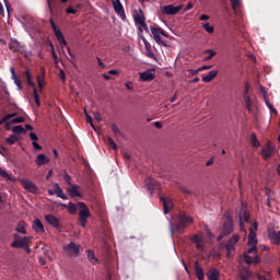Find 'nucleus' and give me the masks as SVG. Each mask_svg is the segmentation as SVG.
I'll return each instance as SVG.
<instances>
[{
    "instance_id": "1",
    "label": "nucleus",
    "mask_w": 280,
    "mask_h": 280,
    "mask_svg": "<svg viewBox=\"0 0 280 280\" xmlns=\"http://www.w3.org/2000/svg\"><path fill=\"white\" fill-rule=\"evenodd\" d=\"M189 224H194V218L185 212H179L171 224V232L183 235V233H185V229H188Z\"/></svg>"
},
{
    "instance_id": "2",
    "label": "nucleus",
    "mask_w": 280,
    "mask_h": 280,
    "mask_svg": "<svg viewBox=\"0 0 280 280\" xmlns=\"http://www.w3.org/2000/svg\"><path fill=\"white\" fill-rule=\"evenodd\" d=\"M77 207H79V224L82 229H86V222H89V218H91V210H89L86 203L82 201H79Z\"/></svg>"
},
{
    "instance_id": "3",
    "label": "nucleus",
    "mask_w": 280,
    "mask_h": 280,
    "mask_svg": "<svg viewBox=\"0 0 280 280\" xmlns=\"http://www.w3.org/2000/svg\"><path fill=\"white\" fill-rule=\"evenodd\" d=\"M221 233H223V235H231V233H233V218H231L228 212L223 214Z\"/></svg>"
},
{
    "instance_id": "4",
    "label": "nucleus",
    "mask_w": 280,
    "mask_h": 280,
    "mask_svg": "<svg viewBox=\"0 0 280 280\" xmlns=\"http://www.w3.org/2000/svg\"><path fill=\"white\" fill-rule=\"evenodd\" d=\"M25 75H26V82H27L28 86H32V89H33V96L35 100V104H36V106H40V97L38 96V90L36 89V83H34V81H32V73H30V70L25 71Z\"/></svg>"
},
{
    "instance_id": "5",
    "label": "nucleus",
    "mask_w": 280,
    "mask_h": 280,
    "mask_svg": "<svg viewBox=\"0 0 280 280\" xmlns=\"http://www.w3.org/2000/svg\"><path fill=\"white\" fill-rule=\"evenodd\" d=\"M240 242V235L233 234V236L225 244L226 257L231 259V253L235 252V244Z\"/></svg>"
},
{
    "instance_id": "6",
    "label": "nucleus",
    "mask_w": 280,
    "mask_h": 280,
    "mask_svg": "<svg viewBox=\"0 0 280 280\" xmlns=\"http://www.w3.org/2000/svg\"><path fill=\"white\" fill-rule=\"evenodd\" d=\"M14 242L11 244L12 248H25L30 244V237H21L19 234H14Z\"/></svg>"
},
{
    "instance_id": "7",
    "label": "nucleus",
    "mask_w": 280,
    "mask_h": 280,
    "mask_svg": "<svg viewBox=\"0 0 280 280\" xmlns=\"http://www.w3.org/2000/svg\"><path fill=\"white\" fill-rule=\"evenodd\" d=\"M63 250L68 255V257H78V255H80V245L70 242L63 247Z\"/></svg>"
},
{
    "instance_id": "8",
    "label": "nucleus",
    "mask_w": 280,
    "mask_h": 280,
    "mask_svg": "<svg viewBox=\"0 0 280 280\" xmlns=\"http://www.w3.org/2000/svg\"><path fill=\"white\" fill-rule=\"evenodd\" d=\"M151 34H153V38L158 45H163V47H167V43L163 42L161 39V35L164 34L163 28L156 27V26H151Z\"/></svg>"
},
{
    "instance_id": "9",
    "label": "nucleus",
    "mask_w": 280,
    "mask_h": 280,
    "mask_svg": "<svg viewBox=\"0 0 280 280\" xmlns=\"http://www.w3.org/2000/svg\"><path fill=\"white\" fill-rule=\"evenodd\" d=\"M183 9V4L175 7L174 4H167L162 8L163 14H167V16H174L178 14V12Z\"/></svg>"
},
{
    "instance_id": "10",
    "label": "nucleus",
    "mask_w": 280,
    "mask_h": 280,
    "mask_svg": "<svg viewBox=\"0 0 280 280\" xmlns=\"http://www.w3.org/2000/svg\"><path fill=\"white\" fill-rule=\"evenodd\" d=\"M50 25L61 47H67V39H65V35H62V31L58 30V27L56 26L54 19H50Z\"/></svg>"
},
{
    "instance_id": "11",
    "label": "nucleus",
    "mask_w": 280,
    "mask_h": 280,
    "mask_svg": "<svg viewBox=\"0 0 280 280\" xmlns=\"http://www.w3.org/2000/svg\"><path fill=\"white\" fill-rule=\"evenodd\" d=\"M253 228L249 229V235H248V246H257V234L255 231H257V226H259V223L254 222Z\"/></svg>"
},
{
    "instance_id": "12",
    "label": "nucleus",
    "mask_w": 280,
    "mask_h": 280,
    "mask_svg": "<svg viewBox=\"0 0 280 280\" xmlns=\"http://www.w3.org/2000/svg\"><path fill=\"white\" fill-rule=\"evenodd\" d=\"M145 185H147V189L151 196H152V194H154V189H161V185L159 183H156V179L151 178V177L145 179Z\"/></svg>"
},
{
    "instance_id": "13",
    "label": "nucleus",
    "mask_w": 280,
    "mask_h": 280,
    "mask_svg": "<svg viewBox=\"0 0 280 280\" xmlns=\"http://www.w3.org/2000/svg\"><path fill=\"white\" fill-rule=\"evenodd\" d=\"M9 49L13 52H20L23 54V51H25V46L21 45V43H19V40L16 39H12L9 43Z\"/></svg>"
},
{
    "instance_id": "14",
    "label": "nucleus",
    "mask_w": 280,
    "mask_h": 280,
    "mask_svg": "<svg viewBox=\"0 0 280 280\" xmlns=\"http://www.w3.org/2000/svg\"><path fill=\"white\" fill-rule=\"evenodd\" d=\"M22 185L26 191H30V194H37L38 192V187L36 184L28 179H23Z\"/></svg>"
},
{
    "instance_id": "15",
    "label": "nucleus",
    "mask_w": 280,
    "mask_h": 280,
    "mask_svg": "<svg viewBox=\"0 0 280 280\" xmlns=\"http://www.w3.org/2000/svg\"><path fill=\"white\" fill-rule=\"evenodd\" d=\"M268 237H269V240L272 241V244H276L277 246H279V244H280V231H277L275 229H269L268 230Z\"/></svg>"
},
{
    "instance_id": "16",
    "label": "nucleus",
    "mask_w": 280,
    "mask_h": 280,
    "mask_svg": "<svg viewBox=\"0 0 280 280\" xmlns=\"http://www.w3.org/2000/svg\"><path fill=\"white\" fill-rule=\"evenodd\" d=\"M160 200L163 202V211L165 215H167V213H170V211L172 210V207H174V201L165 197H161Z\"/></svg>"
},
{
    "instance_id": "17",
    "label": "nucleus",
    "mask_w": 280,
    "mask_h": 280,
    "mask_svg": "<svg viewBox=\"0 0 280 280\" xmlns=\"http://www.w3.org/2000/svg\"><path fill=\"white\" fill-rule=\"evenodd\" d=\"M114 5V10L118 16H126V12L124 11V5L121 4L120 0H112Z\"/></svg>"
},
{
    "instance_id": "18",
    "label": "nucleus",
    "mask_w": 280,
    "mask_h": 280,
    "mask_svg": "<svg viewBox=\"0 0 280 280\" xmlns=\"http://www.w3.org/2000/svg\"><path fill=\"white\" fill-rule=\"evenodd\" d=\"M272 152H275V149L272 148V145L267 144L265 148H262L261 150V156L262 159H265V161H269V159H271L272 156Z\"/></svg>"
},
{
    "instance_id": "19",
    "label": "nucleus",
    "mask_w": 280,
    "mask_h": 280,
    "mask_svg": "<svg viewBox=\"0 0 280 280\" xmlns=\"http://www.w3.org/2000/svg\"><path fill=\"white\" fill-rule=\"evenodd\" d=\"M80 186L73 184L68 188V194L71 198H82V194L78 190Z\"/></svg>"
},
{
    "instance_id": "20",
    "label": "nucleus",
    "mask_w": 280,
    "mask_h": 280,
    "mask_svg": "<svg viewBox=\"0 0 280 280\" xmlns=\"http://www.w3.org/2000/svg\"><path fill=\"white\" fill-rule=\"evenodd\" d=\"M45 220L48 222V224H50V226H54V229L60 228V221H58V218H56L54 214H47Z\"/></svg>"
},
{
    "instance_id": "21",
    "label": "nucleus",
    "mask_w": 280,
    "mask_h": 280,
    "mask_svg": "<svg viewBox=\"0 0 280 280\" xmlns=\"http://www.w3.org/2000/svg\"><path fill=\"white\" fill-rule=\"evenodd\" d=\"M133 21L136 25L145 23V14L143 13V9H139V12L133 15Z\"/></svg>"
},
{
    "instance_id": "22",
    "label": "nucleus",
    "mask_w": 280,
    "mask_h": 280,
    "mask_svg": "<svg viewBox=\"0 0 280 280\" xmlns=\"http://www.w3.org/2000/svg\"><path fill=\"white\" fill-rule=\"evenodd\" d=\"M195 275L198 280H205V269L200 267L198 260L195 261Z\"/></svg>"
},
{
    "instance_id": "23",
    "label": "nucleus",
    "mask_w": 280,
    "mask_h": 280,
    "mask_svg": "<svg viewBox=\"0 0 280 280\" xmlns=\"http://www.w3.org/2000/svg\"><path fill=\"white\" fill-rule=\"evenodd\" d=\"M61 207H63L65 209H68L70 215H75V213H78L79 207L71 201L68 205L61 203Z\"/></svg>"
},
{
    "instance_id": "24",
    "label": "nucleus",
    "mask_w": 280,
    "mask_h": 280,
    "mask_svg": "<svg viewBox=\"0 0 280 280\" xmlns=\"http://www.w3.org/2000/svg\"><path fill=\"white\" fill-rule=\"evenodd\" d=\"M54 188H55V195L58 198H61L62 200H69V197L65 194V191L62 190L59 184H55Z\"/></svg>"
},
{
    "instance_id": "25",
    "label": "nucleus",
    "mask_w": 280,
    "mask_h": 280,
    "mask_svg": "<svg viewBox=\"0 0 280 280\" xmlns=\"http://www.w3.org/2000/svg\"><path fill=\"white\" fill-rule=\"evenodd\" d=\"M154 78H155L154 73H152V71H150V70H147V71L140 73V79L143 82H152V80H154Z\"/></svg>"
},
{
    "instance_id": "26",
    "label": "nucleus",
    "mask_w": 280,
    "mask_h": 280,
    "mask_svg": "<svg viewBox=\"0 0 280 280\" xmlns=\"http://www.w3.org/2000/svg\"><path fill=\"white\" fill-rule=\"evenodd\" d=\"M33 230L35 233H45V225H43V221H40V219H36L34 221Z\"/></svg>"
},
{
    "instance_id": "27",
    "label": "nucleus",
    "mask_w": 280,
    "mask_h": 280,
    "mask_svg": "<svg viewBox=\"0 0 280 280\" xmlns=\"http://www.w3.org/2000/svg\"><path fill=\"white\" fill-rule=\"evenodd\" d=\"M36 163L38 165V167H43V165H47V163H49V158H47V155L45 154H38L36 158Z\"/></svg>"
},
{
    "instance_id": "28",
    "label": "nucleus",
    "mask_w": 280,
    "mask_h": 280,
    "mask_svg": "<svg viewBox=\"0 0 280 280\" xmlns=\"http://www.w3.org/2000/svg\"><path fill=\"white\" fill-rule=\"evenodd\" d=\"M238 277L241 280L253 279V272H250V269L244 268L240 271Z\"/></svg>"
},
{
    "instance_id": "29",
    "label": "nucleus",
    "mask_w": 280,
    "mask_h": 280,
    "mask_svg": "<svg viewBox=\"0 0 280 280\" xmlns=\"http://www.w3.org/2000/svg\"><path fill=\"white\" fill-rule=\"evenodd\" d=\"M207 277L209 280H220V271L215 268H211L208 271Z\"/></svg>"
},
{
    "instance_id": "30",
    "label": "nucleus",
    "mask_w": 280,
    "mask_h": 280,
    "mask_svg": "<svg viewBox=\"0 0 280 280\" xmlns=\"http://www.w3.org/2000/svg\"><path fill=\"white\" fill-rule=\"evenodd\" d=\"M245 262H247L248 266H252V264H261V258H259V256L245 255Z\"/></svg>"
},
{
    "instance_id": "31",
    "label": "nucleus",
    "mask_w": 280,
    "mask_h": 280,
    "mask_svg": "<svg viewBox=\"0 0 280 280\" xmlns=\"http://www.w3.org/2000/svg\"><path fill=\"white\" fill-rule=\"evenodd\" d=\"M218 77V70H211L206 77H202V82L209 84L214 78Z\"/></svg>"
},
{
    "instance_id": "32",
    "label": "nucleus",
    "mask_w": 280,
    "mask_h": 280,
    "mask_svg": "<svg viewBox=\"0 0 280 280\" xmlns=\"http://www.w3.org/2000/svg\"><path fill=\"white\" fill-rule=\"evenodd\" d=\"M244 222H250V213L248 210H243V213L240 214V226H243Z\"/></svg>"
},
{
    "instance_id": "33",
    "label": "nucleus",
    "mask_w": 280,
    "mask_h": 280,
    "mask_svg": "<svg viewBox=\"0 0 280 280\" xmlns=\"http://www.w3.org/2000/svg\"><path fill=\"white\" fill-rule=\"evenodd\" d=\"M244 104L248 110V113H253V100L247 94H244Z\"/></svg>"
},
{
    "instance_id": "34",
    "label": "nucleus",
    "mask_w": 280,
    "mask_h": 280,
    "mask_svg": "<svg viewBox=\"0 0 280 280\" xmlns=\"http://www.w3.org/2000/svg\"><path fill=\"white\" fill-rule=\"evenodd\" d=\"M88 259L91 264H100V259L95 257V252L91 249L88 250Z\"/></svg>"
},
{
    "instance_id": "35",
    "label": "nucleus",
    "mask_w": 280,
    "mask_h": 280,
    "mask_svg": "<svg viewBox=\"0 0 280 280\" xmlns=\"http://www.w3.org/2000/svg\"><path fill=\"white\" fill-rule=\"evenodd\" d=\"M250 144L253 145V148H259L261 145V143L257 139V135L252 133V136H250Z\"/></svg>"
},
{
    "instance_id": "36",
    "label": "nucleus",
    "mask_w": 280,
    "mask_h": 280,
    "mask_svg": "<svg viewBox=\"0 0 280 280\" xmlns=\"http://www.w3.org/2000/svg\"><path fill=\"white\" fill-rule=\"evenodd\" d=\"M16 233H21L22 235H26L27 231L25 230V223L20 222L15 229Z\"/></svg>"
},
{
    "instance_id": "37",
    "label": "nucleus",
    "mask_w": 280,
    "mask_h": 280,
    "mask_svg": "<svg viewBox=\"0 0 280 280\" xmlns=\"http://www.w3.org/2000/svg\"><path fill=\"white\" fill-rule=\"evenodd\" d=\"M19 141V138L16 135H11L10 137L5 138V142L9 143V145H14Z\"/></svg>"
},
{
    "instance_id": "38",
    "label": "nucleus",
    "mask_w": 280,
    "mask_h": 280,
    "mask_svg": "<svg viewBox=\"0 0 280 280\" xmlns=\"http://www.w3.org/2000/svg\"><path fill=\"white\" fill-rule=\"evenodd\" d=\"M12 130L15 135L25 133V128H23V126H21V125L14 126Z\"/></svg>"
},
{
    "instance_id": "39",
    "label": "nucleus",
    "mask_w": 280,
    "mask_h": 280,
    "mask_svg": "<svg viewBox=\"0 0 280 280\" xmlns=\"http://www.w3.org/2000/svg\"><path fill=\"white\" fill-rule=\"evenodd\" d=\"M0 176L2 178H8V180H14L12 179V176H10V174H8V172H5V170H3L2 167H0Z\"/></svg>"
},
{
    "instance_id": "40",
    "label": "nucleus",
    "mask_w": 280,
    "mask_h": 280,
    "mask_svg": "<svg viewBox=\"0 0 280 280\" xmlns=\"http://www.w3.org/2000/svg\"><path fill=\"white\" fill-rule=\"evenodd\" d=\"M202 27H203V30H206V32H208V34H213V32H214L213 26H211V24H209V23L202 24Z\"/></svg>"
},
{
    "instance_id": "41",
    "label": "nucleus",
    "mask_w": 280,
    "mask_h": 280,
    "mask_svg": "<svg viewBox=\"0 0 280 280\" xmlns=\"http://www.w3.org/2000/svg\"><path fill=\"white\" fill-rule=\"evenodd\" d=\"M112 131L115 137H119V135H121V130H119V127H117L115 124H112Z\"/></svg>"
},
{
    "instance_id": "42",
    "label": "nucleus",
    "mask_w": 280,
    "mask_h": 280,
    "mask_svg": "<svg viewBox=\"0 0 280 280\" xmlns=\"http://www.w3.org/2000/svg\"><path fill=\"white\" fill-rule=\"evenodd\" d=\"M107 143H108L109 148H112V150H117V143H115V140H113V138L108 137Z\"/></svg>"
},
{
    "instance_id": "43",
    "label": "nucleus",
    "mask_w": 280,
    "mask_h": 280,
    "mask_svg": "<svg viewBox=\"0 0 280 280\" xmlns=\"http://www.w3.org/2000/svg\"><path fill=\"white\" fill-rule=\"evenodd\" d=\"M147 32V34H150V28L148 27V24L143 22L142 24H139V32Z\"/></svg>"
},
{
    "instance_id": "44",
    "label": "nucleus",
    "mask_w": 280,
    "mask_h": 280,
    "mask_svg": "<svg viewBox=\"0 0 280 280\" xmlns=\"http://www.w3.org/2000/svg\"><path fill=\"white\" fill-rule=\"evenodd\" d=\"M23 122H25V118L23 116H19L11 120V124H23Z\"/></svg>"
},
{
    "instance_id": "45",
    "label": "nucleus",
    "mask_w": 280,
    "mask_h": 280,
    "mask_svg": "<svg viewBox=\"0 0 280 280\" xmlns=\"http://www.w3.org/2000/svg\"><path fill=\"white\" fill-rule=\"evenodd\" d=\"M84 113H85L88 124L91 125L92 128H94V130H95V125H93V117H91V115H89V113L86 110H84Z\"/></svg>"
},
{
    "instance_id": "46",
    "label": "nucleus",
    "mask_w": 280,
    "mask_h": 280,
    "mask_svg": "<svg viewBox=\"0 0 280 280\" xmlns=\"http://www.w3.org/2000/svg\"><path fill=\"white\" fill-rule=\"evenodd\" d=\"M252 247L247 250V255H254L257 256V246L250 245Z\"/></svg>"
},
{
    "instance_id": "47",
    "label": "nucleus",
    "mask_w": 280,
    "mask_h": 280,
    "mask_svg": "<svg viewBox=\"0 0 280 280\" xmlns=\"http://www.w3.org/2000/svg\"><path fill=\"white\" fill-rule=\"evenodd\" d=\"M205 54H208L209 56L206 57V60H211L215 56V50L208 49L205 51Z\"/></svg>"
},
{
    "instance_id": "48",
    "label": "nucleus",
    "mask_w": 280,
    "mask_h": 280,
    "mask_svg": "<svg viewBox=\"0 0 280 280\" xmlns=\"http://www.w3.org/2000/svg\"><path fill=\"white\" fill-rule=\"evenodd\" d=\"M191 242H192V244H198V243L202 242V237H200V235H198V234H195L191 238Z\"/></svg>"
},
{
    "instance_id": "49",
    "label": "nucleus",
    "mask_w": 280,
    "mask_h": 280,
    "mask_svg": "<svg viewBox=\"0 0 280 280\" xmlns=\"http://www.w3.org/2000/svg\"><path fill=\"white\" fill-rule=\"evenodd\" d=\"M232 8L235 10L236 8H240L242 5V1L240 0H231Z\"/></svg>"
},
{
    "instance_id": "50",
    "label": "nucleus",
    "mask_w": 280,
    "mask_h": 280,
    "mask_svg": "<svg viewBox=\"0 0 280 280\" xmlns=\"http://www.w3.org/2000/svg\"><path fill=\"white\" fill-rule=\"evenodd\" d=\"M10 119H12V116H10V114H7L3 116L2 121L5 122V126H10Z\"/></svg>"
},
{
    "instance_id": "51",
    "label": "nucleus",
    "mask_w": 280,
    "mask_h": 280,
    "mask_svg": "<svg viewBox=\"0 0 280 280\" xmlns=\"http://www.w3.org/2000/svg\"><path fill=\"white\" fill-rule=\"evenodd\" d=\"M50 49H51V54L55 62H58V55L56 54V50L54 49V44L51 43H50Z\"/></svg>"
},
{
    "instance_id": "52",
    "label": "nucleus",
    "mask_w": 280,
    "mask_h": 280,
    "mask_svg": "<svg viewBox=\"0 0 280 280\" xmlns=\"http://www.w3.org/2000/svg\"><path fill=\"white\" fill-rule=\"evenodd\" d=\"M195 245L197 250H201V253L205 250V244L202 243V241L199 243H195Z\"/></svg>"
},
{
    "instance_id": "53",
    "label": "nucleus",
    "mask_w": 280,
    "mask_h": 280,
    "mask_svg": "<svg viewBox=\"0 0 280 280\" xmlns=\"http://www.w3.org/2000/svg\"><path fill=\"white\" fill-rule=\"evenodd\" d=\"M179 191H182V194H185L186 196H189V194H191V190L187 189V187L185 186H180Z\"/></svg>"
},
{
    "instance_id": "54",
    "label": "nucleus",
    "mask_w": 280,
    "mask_h": 280,
    "mask_svg": "<svg viewBox=\"0 0 280 280\" xmlns=\"http://www.w3.org/2000/svg\"><path fill=\"white\" fill-rule=\"evenodd\" d=\"M142 40L144 43V47L147 49V51H150L152 49V45L149 44L148 39H145V37H142Z\"/></svg>"
},
{
    "instance_id": "55",
    "label": "nucleus",
    "mask_w": 280,
    "mask_h": 280,
    "mask_svg": "<svg viewBox=\"0 0 280 280\" xmlns=\"http://www.w3.org/2000/svg\"><path fill=\"white\" fill-rule=\"evenodd\" d=\"M125 86L128 91H132L135 89V84L130 81L126 82Z\"/></svg>"
},
{
    "instance_id": "56",
    "label": "nucleus",
    "mask_w": 280,
    "mask_h": 280,
    "mask_svg": "<svg viewBox=\"0 0 280 280\" xmlns=\"http://www.w3.org/2000/svg\"><path fill=\"white\" fill-rule=\"evenodd\" d=\"M266 104H267L268 108H269L270 110H272V113H273L275 115H277V108H275V107L272 106V104H270V102H269L268 100H266Z\"/></svg>"
},
{
    "instance_id": "57",
    "label": "nucleus",
    "mask_w": 280,
    "mask_h": 280,
    "mask_svg": "<svg viewBox=\"0 0 280 280\" xmlns=\"http://www.w3.org/2000/svg\"><path fill=\"white\" fill-rule=\"evenodd\" d=\"M97 65L101 67V69H106V65L102 61V58L96 57Z\"/></svg>"
},
{
    "instance_id": "58",
    "label": "nucleus",
    "mask_w": 280,
    "mask_h": 280,
    "mask_svg": "<svg viewBox=\"0 0 280 280\" xmlns=\"http://www.w3.org/2000/svg\"><path fill=\"white\" fill-rule=\"evenodd\" d=\"M187 71H188V73H190V75H198V73H200V68L197 70L188 69Z\"/></svg>"
},
{
    "instance_id": "59",
    "label": "nucleus",
    "mask_w": 280,
    "mask_h": 280,
    "mask_svg": "<svg viewBox=\"0 0 280 280\" xmlns=\"http://www.w3.org/2000/svg\"><path fill=\"white\" fill-rule=\"evenodd\" d=\"M30 139L32 140V141H38V136L35 133V132H31L30 133Z\"/></svg>"
},
{
    "instance_id": "60",
    "label": "nucleus",
    "mask_w": 280,
    "mask_h": 280,
    "mask_svg": "<svg viewBox=\"0 0 280 280\" xmlns=\"http://www.w3.org/2000/svg\"><path fill=\"white\" fill-rule=\"evenodd\" d=\"M3 2H4V5L7 8V12H10V10L12 8V5L10 4V1L9 0H3Z\"/></svg>"
},
{
    "instance_id": "61",
    "label": "nucleus",
    "mask_w": 280,
    "mask_h": 280,
    "mask_svg": "<svg viewBox=\"0 0 280 280\" xmlns=\"http://www.w3.org/2000/svg\"><path fill=\"white\" fill-rule=\"evenodd\" d=\"M67 14H77V11L75 9L69 7L67 10H66Z\"/></svg>"
},
{
    "instance_id": "62",
    "label": "nucleus",
    "mask_w": 280,
    "mask_h": 280,
    "mask_svg": "<svg viewBox=\"0 0 280 280\" xmlns=\"http://www.w3.org/2000/svg\"><path fill=\"white\" fill-rule=\"evenodd\" d=\"M33 148L34 150H43V147H40V144H38L36 141H33Z\"/></svg>"
},
{
    "instance_id": "63",
    "label": "nucleus",
    "mask_w": 280,
    "mask_h": 280,
    "mask_svg": "<svg viewBox=\"0 0 280 280\" xmlns=\"http://www.w3.org/2000/svg\"><path fill=\"white\" fill-rule=\"evenodd\" d=\"M213 66H202L199 68V71H209V69H212Z\"/></svg>"
},
{
    "instance_id": "64",
    "label": "nucleus",
    "mask_w": 280,
    "mask_h": 280,
    "mask_svg": "<svg viewBox=\"0 0 280 280\" xmlns=\"http://www.w3.org/2000/svg\"><path fill=\"white\" fill-rule=\"evenodd\" d=\"M147 57L148 58H155L154 52H152V49L151 50H147Z\"/></svg>"
}]
</instances>
